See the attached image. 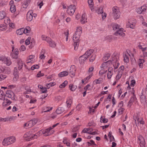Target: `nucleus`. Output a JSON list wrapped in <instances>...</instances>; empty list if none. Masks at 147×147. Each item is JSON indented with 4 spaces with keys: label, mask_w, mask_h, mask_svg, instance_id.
<instances>
[{
    "label": "nucleus",
    "mask_w": 147,
    "mask_h": 147,
    "mask_svg": "<svg viewBox=\"0 0 147 147\" xmlns=\"http://www.w3.org/2000/svg\"><path fill=\"white\" fill-rule=\"evenodd\" d=\"M10 11L12 13L16 11V6L15 5H12L11 6Z\"/></svg>",
    "instance_id": "58"
},
{
    "label": "nucleus",
    "mask_w": 147,
    "mask_h": 147,
    "mask_svg": "<svg viewBox=\"0 0 147 147\" xmlns=\"http://www.w3.org/2000/svg\"><path fill=\"white\" fill-rule=\"evenodd\" d=\"M69 88L71 90L73 91L76 90V87L74 85L71 84L69 86Z\"/></svg>",
    "instance_id": "60"
},
{
    "label": "nucleus",
    "mask_w": 147,
    "mask_h": 147,
    "mask_svg": "<svg viewBox=\"0 0 147 147\" xmlns=\"http://www.w3.org/2000/svg\"><path fill=\"white\" fill-rule=\"evenodd\" d=\"M15 94L11 90H8L6 92V97L10 98L12 99H14Z\"/></svg>",
    "instance_id": "17"
},
{
    "label": "nucleus",
    "mask_w": 147,
    "mask_h": 147,
    "mask_svg": "<svg viewBox=\"0 0 147 147\" xmlns=\"http://www.w3.org/2000/svg\"><path fill=\"white\" fill-rule=\"evenodd\" d=\"M108 70L107 77V79L110 80L111 79V77L113 74V68L112 67H108Z\"/></svg>",
    "instance_id": "16"
},
{
    "label": "nucleus",
    "mask_w": 147,
    "mask_h": 147,
    "mask_svg": "<svg viewBox=\"0 0 147 147\" xmlns=\"http://www.w3.org/2000/svg\"><path fill=\"white\" fill-rule=\"evenodd\" d=\"M83 49L82 47H74V49L75 51H77L80 52Z\"/></svg>",
    "instance_id": "53"
},
{
    "label": "nucleus",
    "mask_w": 147,
    "mask_h": 147,
    "mask_svg": "<svg viewBox=\"0 0 147 147\" xmlns=\"http://www.w3.org/2000/svg\"><path fill=\"white\" fill-rule=\"evenodd\" d=\"M46 53V51L45 49H42L40 56L39 58L40 59H44L45 57V56L44 55V54Z\"/></svg>",
    "instance_id": "31"
},
{
    "label": "nucleus",
    "mask_w": 147,
    "mask_h": 147,
    "mask_svg": "<svg viewBox=\"0 0 147 147\" xmlns=\"http://www.w3.org/2000/svg\"><path fill=\"white\" fill-rule=\"evenodd\" d=\"M102 81V79L99 78L98 79H96L93 82V83L94 84H99L101 83Z\"/></svg>",
    "instance_id": "44"
},
{
    "label": "nucleus",
    "mask_w": 147,
    "mask_h": 147,
    "mask_svg": "<svg viewBox=\"0 0 147 147\" xmlns=\"http://www.w3.org/2000/svg\"><path fill=\"white\" fill-rule=\"evenodd\" d=\"M30 30V29L29 27H27L26 29L24 28V33H29Z\"/></svg>",
    "instance_id": "64"
},
{
    "label": "nucleus",
    "mask_w": 147,
    "mask_h": 147,
    "mask_svg": "<svg viewBox=\"0 0 147 147\" xmlns=\"http://www.w3.org/2000/svg\"><path fill=\"white\" fill-rule=\"evenodd\" d=\"M92 88L89 84H88L84 88V90L86 91H90L92 90Z\"/></svg>",
    "instance_id": "47"
},
{
    "label": "nucleus",
    "mask_w": 147,
    "mask_h": 147,
    "mask_svg": "<svg viewBox=\"0 0 147 147\" xmlns=\"http://www.w3.org/2000/svg\"><path fill=\"white\" fill-rule=\"evenodd\" d=\"M119 57L118 56H114L113 58L112 61L109 60L108 61L102 63L100 66L101 68H103L107 70V67L112 64L115 69H117L119 66V63L118 61Z\"/></svg>",
    "instance_id": "1"
},
{
    "label": "nucleus",
    "mask_w": 147,
    "mask_h": 147,
    "mask_svg": "<svg viewBox=\"0 0 147 147\" xmlns=\"http://www.w3.org/2000/svg\"><path fill=\"white\" fill-rule=\"evenodd\" d=\"M5 16V13L3 11H0V20L3 19Z\"/></svg>",
    "instance_id": "46"
},
{
    "label": "nucleus",
    "mask_w": 147,
    "mask_h": 147,
    "mask_svg": "<svg viewBox=\"0 0 147 147\" xmlns=\"http://www.w3.org/2000/svg\"><path fill=\"white\" fill-rule=\"evenodd\" d=\"M87 57H86L84 55L80 56L79 58V61L80 63L81 64L84 63L85 61L87 59Z\"/></svg>",
    "instance_id": "23"
},
{
    "label": "nucleus",
    "mask_w": 147,
    "mask_h": 147,
    "mask_svg": "<svg viewBox=\"0 0 147 147\" xmlns=\"http://www.w3.org/2000/svg\"><path fill=\"white\" fill-rule=\"evenodd\" d=\"M39 66L38 65L36 64L32 66L31 68V69L32 70H34L36 69H38L39 68Z\"/></svg>",
    "instance_id": "56"
},
{
    "label": "nucleus",
    "mask_w": 147,
    "mask_h": 147,
    "mask_svg": "<svg viewBox=\"0 0 147 147\" xmlns=\"http://www.w3.org/2000/svg\"><path fill=\"white\" fill-rule=\"evenodd\" d=\"M4 72L5 73L9 74L11 72V70L9 67H5Z\"/></svg>",
    "instance_id": "52"
},
{
    "label": "nucleus",
    "mask_w": 147,
    "mask_h": 147,
    "mask_svg": "<svg viewBox=\"0 0 147 147\" xmlns=\"http://www.w3.org/2000/svg\"><path fill=\"white\" fill-rule=\"evenodd\" d=\"M87 144L88 146H90L91 145L96 146V145L94 142L92 140H90V142H87Z\"/></svg>",
    "instance_id": "51"
},
{
    "label": "nucleus",
    "mask_w": 147,
    "mask_h": 147,
    "mask_svg": "<svg viewBox=\"0 0 147 147\" xmlns=\"http://www.w3.org/2000/svg\"><path fill=\"white\" fill-rule=\"evenodd\" d=\"M17 61L18 69L20 70L22 68L24 63L20 59H18Z\"/></svg>",
    "instance_id": "20"
},
{
    "label": "nucleus",
    "mask_w": 147,
    "mask_h": 147,
    "mask_svg": "<svg viewBox=\"0 0 147 147\" xmlns=\"http://www.w3.org/2000/svg\"><path fill=\"white\" fill-rule=\"evenodd\" d=\"M12 52L11 53V57L15 59H16L18 57V54L19 51L18 49H15L13 47H12Z\"/></svg>",
    "instance_id": "13"
},
{
    "label": "nucleus",
    "mask_w": 147,
    "mask_h": 147,
    "mask_svg": "<svg viewBox=\"0 0 147 147\" xmlns=\"http://www.w3.org/2000/svg\"><path fill=\"white\" fill-rule=\"evenodd\" d=\"M31 39V38L30 37H28L25 41V44L26 45H28L30 43V40Z\"/></svg>",
    "instance_id": "62"
},
{
    "label": "nucleus",
    "mask_w": 147,
    "mask_h": 147,
    "mask_svg": "<svg viewBox=\"0 0 147 147\" xmlns=\"http://www.w3.org/2000/svg\"><path fill=\"white\" fill-rule=\"evenodd\" d=\"M86 14L83 13L82 16L81 22L82 24H84L87 22V19L86 18Z\"/></svg>",
    "instance_id": "36"
},
{
    "label": "nucleus",
    "mask_w": 147,
    "mask_h": 147,
    "mask_svg": "<svg viewBox=\"0 0 147 147\" xmlns=\"http://www.w3.org/2000/svg\"><path fill=\"white\" fill-rule=\"evenodd\" d=\"M93 52V51L92 49H90L87 51L84 55L87 58H88L92 53Z\"/></svg>",
    "instance_id": "41"
},
{
    "label": "nucleus",
    "mask_w": 147,
    "mask_h": 147,
    "mask_svg": "<svg viewBox=\"0 0 147 147\" xmlns=\"http://www.w3.org/2000/svg\"><path fill=\"white\" fill-rule=\"evenodd\" d=\"M88 3L89 4V7L91 9V11H93L94 10L93 8L94 2L92 0H88Z\"/></svg>",
    "instance_id": "27"
},
{
    "label": "nucleus",
    "mask_w": 147,
    "mask_h": 147,
    "mask_svg": "<svg viewBox=\"0 0 147 147\" xmlns=\"http://www.w3.org/2000/svg\"><path fill=\"white\" fill-rule=\"evenodd\" d=\"M132 90L133 95L132 96L131 98L128 103V105L129 107H131L133 102H137L136 97V95L134 94L135 91L134 88H132Z\"/></svg>",
    "instance_id": "8"
},
{
    "label": "nucleus",
    "mask_w": 147,
    "mask_h": 147,
    "mask_svg": "<svg viewBox=\"0 0 147 147\" xmlns=\"http://www.w3.org/2000/svg\"><path fill=\"white\" fill-rule=\"evenodd\" d=\"M2 145L4 146H7L10 145L8 138H5L2 142Z\"/></svg>",
    "instance_id": "24"
},
{
    "label": "nucleus",
    "mask_w": 147,
    "mask_h": 147,
    "mask_svg": "<svg viewBox=\"0 0 147 147\" xmlns=\"http://www.w3.org/2000/svg\"><path fill=\"white\" fill-rule=\"evenodd\" d=\"M110 54L109 53L105 54L102 58V60L104 61H105L108 60L110 56Z\"/></svg>",
    "instance_id": "39"
},
{
    "label": "nucleus",
    "mask_w": 147,
    "mask_h": 147,
    "mask_svg": "<svg viewBox=\"0 0 147 147\" xmlns=\"http://www.w3.org/2000/svg\"><path fill=\"white\" fill-rule=\"evenodd\" d=\"M31 133L30 132H26L24 135V138L25 139V140H27V141H30V139L31 138V137H32V138L35 139L37 138L36 136L35 135H34V136H33V135H31Z\"/></svg>",
    "instance_id": "11"
},
{
    "label": "nucleus",
    "mask_w": 147,
    "mask_h": 147,
    "mask_svg": "<svg viewBox=\"0 0 147 147\" xmlns=\"http://www.w3.org/2000/svg\"><path fill=\"white\" fill-rule=\"evenodd\" d=\"M76 67L74 65H72L71 66L69 69V73L71 77L74 76L76 73Z\"/></svg>",
    "instance_id": "12"
},
{
    "label": "nucleus",
    "mask_w": 147,
    "mask_h": 147,
    "mask_svg": "<svg viewBox=\"0 0 147 147\" xmlns=\"http://www.w3.org/2000/svg\"><path fill=\"white\" fill-rule=\"evenodd\" d=\"M134 118L136 125L137 123L139 124V123L143 125L144 123V122L142 118H140L138 114L134 115Z\"/></svg>",
    "instance_id": "9"
},
{
    "label": "nucleus",
    "mask_w": 147,
    "mask_h": 147,
    "mask_svg": "<svg viewBox=\"0 0 147 147\" xmlns=\"http://www.w3.org/2000/svg\"><path fill=\"white\" fill-rule=\"evenodd\" d=\"M144 62V60L143 59H140L138 60V64L140 68H143V63Z\"/></svg>",
    "instance_id": "22"
},
{
    "label": "nucleus",
    "mask_w": 147,
    "mask_h": 147,
    "mask_svg": "<svg viewBox=\"0 0 147 147\" xmlns=\"http://www.w3.org/2000/svg\"><path fill=\"white\" fill-rule=\"evenodd\" d=\"M41 38L42 40L46 41L50 45L54 46L56 45L55 43L50 38L47 37L45 35H42Z\"/></svg>",
    "instance_id": "7"
},
{
    "label": "nucleus",
    "mask_w": 147,
    "mask_h": 147,
    "mask_svg": "<svg viewBox=\"0 0 147 147\" xmlns=\"http://www.w3.org/2000/svg\"><path fill=\"white\" fill-rule=\"evenodd\" d=\"M64 111V109L63 107H59L56 110V113L58 114H59L63 113Z\"/></svg>",
    "instance_id": "32"
},
{
    "label": "nucleus",
    "mask_w": 147,
    "mask_h": 147,
    "mask_svg": "<svg viewBox=\"0 0 147 147\" xmlns=\"http://www.w3.org/2000/svg\"><path fill=\"white\" fill-rule=\"evenodd\" d=\"M16 33L18 35H21L24 33V28H22L18 29L16 31Z\"/></svg>",
    "instance_id": "28"
},
{
    "label": "nucleus",
    "mask_w": 147,
    "mask_h": 147,
    "mask_svg": "<svg viewBox=\"0 0 147 147\" xmlns=\"http://www.w3.org/2000/svg\"><path fill=\"white\" fill-rule=\"evenodd\" d=\"M122 75V74H121V72L119 73L118 72L115 78V80H116V81H118L119 79L121 78Z\"/></svg>",
    "instance_id": "54"
},
{
    "label": "nucleus",
    "mask_w": 147,
    "mask_h": 147,
    "mask_svg": "<svg viewBox=\"0 0 147 147\" xmlns=\"http://www.w3.org/2000/svg\"><path fill=\"white\" fill-rule=\"evenodd\" d=\"M69 74V72L67 71H63L59 73L58 76L60 77H63L67 76Z\"/></svg>",
    "instance_id": "26"
},
{
    "label": "nucleus",
    "mask_w": 147,
    "mask_h": 147,
    "mask_svg": "<svg viewBox=\"0 0 147 147\" xmlns=\"http://www.w3.org/2000/svg\"><path fill=\"white\" fill-rule=\"evenodd\" d=\"M138 139L140 141L139 143L141 147H145V141L142 136H140L138 137Z\"/></svg>",
    "instance_id": "19"
},
{
    "label": "nucleus",
    "mask_w": 147,
    "mask_h": 147,
    "mask_svg": "<svg viewBox=\"0 0 147 147\" xmlns=\"http://www.w3.org/2000/svg\"><path fill=\"white\" fill-rule=\"evenodd\" d=\"M76 6L75 5H71L68 7L67 13L70 16L72 15L75 11Z\"/></svg>",
    "instance_id": "10"
},
{
    "label": "nucleus",
    "mask_w": 147,
    "mask_h": 147,
    "mask_svg": "<svg viewBox=\"0 0 147 147\" xmlns=\"http://www.w3.org/2000/svg\"><path fill=\"white\" fill-rule=\"evenodd\" d=\"M124 69V67L123 66H121L120 67L119 69V71L118 72L120 73L121 72V74H123V71Z\"/></svg>",
    "instance_id": "59"
},
{
    "label": "nucleus",
    "mask_w": 147,
    "mask_h": 147,
    "mask_svg": "<svg viewBox=\"0 0 147 147\" xmlns=\"http://www.w3.org/2000/svg\"><path fill=\"white\" fill-rule=\"evenodd\" d=\"M100 122L102 123H106L107 122V119L105 118L103 116H102L100 118Z\"/></svg>",
    "instance_id": "57"
},
{
    "label": "nucleus",
    "mask_w": 147,
    "mask_h": 147,
    "mask_svg": "<svg viewBox=\"0 0 147 147\" xmlns=\"http://www.w3.org/2000/svg\"><path fill=\"white\" fill-rule=\"evenodd\" d=\"M82 28L79 27L77 28L75 34L73 36V40L74 42V46H78L79 45V39L82 32Z\"/></svg>",
    "instance_id": "2"
},
{
    "label": "nucleus",
    "mask_w": 147,
    "mask_h": 147,
    "mask_svg": "<svg viewBox=\"0 0 147 147\" xmlns=\"http://www.w3.org/2000/svg\"><path fill=\"white\" fill-rule=\"evenodd\" d=\"M25 89L26 91L24 92V94H28L31 92V90L30 87L28 86L25 87Z\"/></svg>",
    "instance_id": "45"
},
{
    "label": "nucleus",
    "mask_w": 147,
    "mask_h": 147,
    "mask_svg": "<svg viewBox=\"0 0 147 147\" xmlns=\"http://www.w3.org/2000/svg\"><path fill=\"white\" fill-rule=\"evenodd\" d=\"M4 102L3 104V106H6L9 105L11 103V101L6 98L4 99Z\"/></svg>",
    "instance_id": "30"
},
{
    "label": "nucleus",
    "mask_w": 147,
    "mask_h": 147,
    "mask_svg": "<svg viewBox=\"0 0 147 147\" xmlns=\"http://www.w3.org/2000/svg\"><path fill=\"white\" fill-rule=\"evenodd\" d=\"M58 124L59 123H57L56 124L46 129L44 131V132L42 131H40L39 132L40 133H43L44 135L46 136L50 135L54 132V131L53 130V129L56 127Z\"/></svg>",
    "instance_id": "3"
},
{
    "label": "nucleus",
    "mask_w": 147,
    "mask_h": 147,
    "mask_svg": "<svg viewBox=\"0 0 147 147\" xmlns=\"http://www.w3.org/2000/svg\"><path fill=\"white\" fill-rule=\"evenodd\" d=\"M124 30L122 28H119V29L117 30L116 32L114 33V34L116 36L119 35L120 36H124L125 34L124 33Z\"/></svg>",
    "instance_id": "18"
},
{
    "label": "nucleus",
    "mask_w": 147,
    "mask_h": 147,
    "mask_svg": "<svg viewBox=\"0 0 147 147\" xmlns=\"http://www.w3.org/2000/svg\"><path fill=\"white\" fill-rule=\"evenodd\" d=\"M111 26L113 27V30H115L119 28L120 26L115 23H112L111 24Z\"/></svg>",
    "instance_id": "37"
},
{
    "label": "nucleus",
    "mask_w": 147,
    "mask_h": 147,
    "mask_svg": "<svg viewBox=\"0 0 147 147\" xmlns=\"http://www.w3.org/2000/svg\"><path fill=\"white\" fill-rule=\"evenodd\" d=\"M31 122L30 121L28 122L24 123V127L26 128H29L32 127Z\"/></svg>",
    "instance_id": "35"
},
{
    "label": "nucleus",
    "mask_w": 147,
    "mask_h": 147,
    "mask_svg": "<svg viewBox=\"0 0 147 147\" xmlns=\"http://www.w3.org/2000/svg\"><path fill=\"white\" fill-rule=\"evenodd\" d=\"M0 60L7 66L10 65L12 62L9 57L1 56L0 57Z\"/></svg>",
    "instance_id": "5"
},
{
    "label": "nucleus",
    "mask_w": 147,
    "mask_h": 147,
    "mask_svg": "<svg viewBox=\"0 0 147 147\" xmlns=\"http://www.w3.org/2000/svg\"><path fill=\"white\" fill-rule=\"evenodd\" d=\"M34 56L33 55H30L29 56L28 60L27 61V63H33L34 61Z\"/></svg>",
    "instance_id": "25"
},
{
    "label": "nucleus",
    "mask_w": 147,
    "mask_h": 147,
    "mask_svg": "<svg viewBox=\"0 0 147 147\" xmlns=\"http://www.w3.org/2000/svg\"><path fill=\"white\" fill-rule=\"evenodd\" d=\"M129 57L131 58L133 57V54L131 53L130 52L129 53L127 51L123 53L124 61L125 63H128L129 62Z\"/></svg>",
    "instance_id": "6"
},
{
    "label": "nucleus",
    "mask_w": 147,
    "mask_h": 147,
    "mask_svg": "<svg viewBox=\"0 0 147 147\" xmlns=\"http://www.w3.org/2000/svg\"><path fill=\"white\" fill-rule=\"evenodd\" d=\"M72 103V100L71 99H67L66 102L67 107L68 108H70L71 107V104Z\"/></svg>",
    "instance_id": "40"
},
{
    "label": "nucleus",
    "mask_w": 147,
    "mask_h": 147,
    "mask_svg": "<svg viewBox=\"0 0 147 147\" xmlns=\"http://www.w3.org/2000/svg\"><path fill=\"white\" fill-rule=\"evenodd\" d=\"M32 12L31 11H28L27 14L26 19L28 21H31L33 19V17L32 16Z\"/></svg>",
    "instance_id": "21"
},
{
    "label": "nucleus",
    "mask_w": 147,
    "mask_h": 147,
    "mask_svg": "<svg viewBox=\"0 0 147 147\" xmlns=\"http://www.w3.org/2000/svg\"><path fill=\"white\" fill-rule=\"evenodd\" d=\"M8 138L9 142H10V144L14 143L16 141V138L13 136H11Z\"/></svg>",
    "instance_id": "34"
},
{
    "label": "nucleus",
    "mask_w": 147,
    "mask_h": 147,
    "mask_svg": "<svg viewBox=\"0 0 147 147\" xmlns=\"http://www.w3.org/2000/svg\"><path fill=\"white\" fill-rule=\"evenodd\" d=\"M147 9V7L145 5H143L140 7L136 9V11L139 14L144 13Z\"/></svg>",
    "instance_id": "14"
},
{
    "label": "nucleus",
    "mask_w": 147,
    "mask_h": 147,
    "mask_svg": "<svg viewBox=\"0 0 147 147\" xmlns=\"http://www.w3.org/2000/svg\"><path fill=\"white\" fill-rule=\"evenodd\" d=\"M52 109V107H48L46 108L43 111L44 112H47L49 111L50 110H51Z\"/></svg>",
    "instance_id": "63"
},
{
    "label": "nucleus",
    "mask_w": 147,
    "mask_h": 147,
    "mask_svg": "<svg viewBox=\"0 0 147 147\" xmlns=\"http://www.w3.org/2000/svg\"><path fill=\"white\" fill-rule=\"evenodd\" d=\"M63 142L64 144H66L67 146L70 147V144L67 141V139H65V138L63 139Z\"/></svg>",
    "instance_id": "48"
},
{
    "label": "nucleus",
    "mask_w": 147,
    "mask_h": 147,
    "mask_svg": "<svg viewBox=\"0 0 147 147\" xmlns=\"http://www.w3.org/2000/svg\"><path fill=\"white\" fill-rule=\"evenodd\" d=\"M113 16L114 19L116 20L120 17V13L119 9L117 7H113L112 8Z\"/></svg>",
    "instance_id": "4"
},
{
    "label": "nucleus",
    "mask_w": 147,
    "mask_h": 147,
    "mask_svg": "<svg viewBox=\"0 0 147 147\" xmlns=\"http://www.w3.org/2000/svg\"><path fill=\"white\" fill-rule=\"evenodd\" d=\"M14 77L13 81L14 82L17 81L19 78V73L17 67L14 68L13 71Z\"/></svg>",
    "instance_id": "15"
},
{
    "label": "nucleus",
    "mask_w": 147,
    "mask_h": 147,
    "mask_svg": "<svg viewBox=\"0 0 147 147\" xmlns=\"http://www.w3.org/2000/svg\"><path fill=\"white\" fill-rule=\"evenodd\" d=\"M38 119L36 118L33 119L30 121L31 122V124L32 125V126L34 125L36 123Z\"/></svg>",
    "instance_id": "50"
},
{
    "label": "nucleus",
    "mask_w": 147,
    "mask_h": 147,
    "mask_svg": "<svg viewBox=\"0 0 147 147\" xmlns=\"http://www.w3.org/2000/svg\"><path fill=\"white\" fill-rule=\"evenodd\" d=\"M101 68V69L99 71V75L100 76L102 75L103 74H105L107 71V70H105V69L103 68Z\"/></svg>",
    "instance_id": "49"
},
{
    "label": "nucleus",
    "mask_w": 147,
    "mask_h": 147,
    "mask_svg": "<svg viewBox=\"0 0 147 147\" xmlns=\"http://www.w3.org/2000/svg\"><path fill=\"white\" fill-rule=\"evenodd\" d=\"M7 77V76L3 74L0 75V81L4 80Z\"/></svg>",
    "instance_id": "61"
},
{
    "label": "nucleus",
    "mask_w": 147,
    "mask_h": 147,
    "mask_svg": "<svg viewBox=\"0 0 147 147\" xmlns=\"http://www.w3.org/2000/svg\"><path fill=\"white\" fill-rule=\"evenodd\" d=\"M13 118L12 117H9L5 118H0V121H10L13 120Z\"/></svg>",
    "instance_id": "38"
},
{
    "label": "nucleus",
    "mask_w": 147,
    "mask_h": 147,
    "mask_svg": "<svg viewBox=\"0 0 147 147\" xmlns=\"http://www.w3.org/2000/svg\"><path fill=\"white\" fill-rule=\"evenodd\" d=\"M92 75H90L87 76V77L84 78V79H83L82 80V82L83 84H86L88 82L89 80L92 77Z\"/></svg>",
    "instance_id": "33"
},
{
    "label": "nucleus",
    "mask_w": 147,
    "mask_h": 147,
    "mask_svg": "<svg viewBox=\"0 0 147 147\" xmlns=\"http://www.w3.org/2000/svg\"><path fill=\"white\" fill-rule=\"evenodd\" d=\"M5 97H6V94H5L2 90L0 89V99L3 100L6 98Z\"/></svg>",
    "instance_id": "29"
},
{
    "label": "nucleus",
    "mask_w": 147,
    "mask_h": 147,
    "mask_svg": "<svg viewBox=\"0 0 147 147\" xmlns=\"http://www.w3.org/2000/svg\"><path fill=\"white\" fill-rule=\"evenodd\" d=\"M68 82L66 80H65L64 82L59 86V87L60 88H63L65 87V86L67 84Z\"/></svg>",
    "instance_id": "43"
},
{
    "label": "nucleus",
    "mask_w": 147,
    "mask_h": 147,
    "mask_svg": "<svg viewBox=\"0 0 147 147\" xmlns=\"http://www.w3.org/2000/svg\"><path fill=\"white\" fill-rule=\"evenodd\" d=\"M94 69V67H93L91 66L89 67L88 70V75H92V76L93 75V71Z\"/></svg>",
    "instance_id": "42"
},
{
    "label": "nucleus",
    "mask_w": 147,
    "mask_h": 147,
    "mask_svg": "<svg viewBox=\"0 0 147 147\" xmlns=\"http://www.w3.org/2000/svg\"><path fill=\"white\" fill-rule=\"evenodd\" d=\"M96 12L98 14H101L103 13V8L102 7H100L97 10Z\"/></svg>",
    "instance_id": "55"
}]
</instances>
